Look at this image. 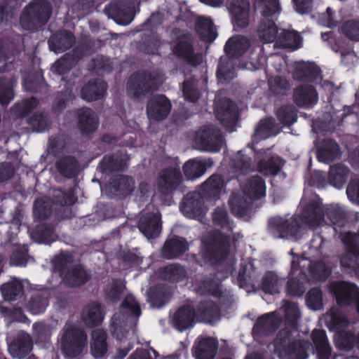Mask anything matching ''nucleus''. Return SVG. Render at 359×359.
<instances>
[{
  "instance_id": "f257e3e1",
  "label": "nucleus",
  "mask_w": 359,
  "mask_h": 359,
  "mask_svg": "<svg viewBox=\"0 0 359 359\" xmlns=\"http://www.w3.org/2000/svg\"><path fill=\"white\" fill-rule=\"evenodd\" d=\"M312 157L310 156L304 174V194L299 204V212L289 219L273 217L268 221L269 232L276 238L300 239L306 231L314 229V174L311 173Z\"/></svg>"
},
{
  "instance_id": "f03ea898",
  "label": "nucleus",
  "mask_w": 359,
  "mask_h": 359,
  "mask_svg": "<svg viewBox=\"0 0 359 359\" xmlns=\"http://www.w3.org/2000/svg\"><path fill=\"white\" fill-rule=\"evenodd\" d=\"M231 248V237L220 231H216L202 241L200 252L201 259L197 255H191L196 264L200 266L208 264L212 266H221L226 259Z\"/></svg>"
},
{
  "instance_id": "7ed1b4c3",
  "label": "nucleus",
  "mask_w": 359,
  "mask_h": 359,
  "mask_svg": "<svg viewBox=\"0 0 359 359\" xmlns=\"http://www.w3.org/2000/svg\"><path fill=\"white\" fill-rule=\"evenodd\" d=\"M52 6L47 0H32L22 11L20 25L26 31L36 32L48 22Z\"/></svg>"
},
{
  "instance_id": "20e7f679",
  "label": "nucleus",
  "mask_w": 359,
  "mask_h": 359,
  "mask_svg": "<svg viewBox=\"0 0 359 359\" xmlns=\"http://www.w3.org/2000/svg\"><path fill=\"white\" fill-rule=\"evenodd\" d=\"M170 42V49L174 57L189 66L196 67L202 62V55L195 51L193 35L184 30L176 29Z\"/></svg>"
},
{
  "instance_id": "39448f33",
  "label": "nucleus",
  "mask_w": 359,
  "mask_h": 359,
  "mask_svg": "<svg viewBox=\"0 0 359 359\" xmlns=\"http://www.w3.org/2000/svg\"><path fill=\"white\" fill-rule=\"evenodd\" d=\"M87 334L84 330L72 323H66L62 329L61 348L66 357L79 356L87 344Z\"/></svg>"
},
{
  "instance_id": "423d86ee",
  "label": "nucleus",
  "mask_w": 359,
  "mask_h": 359,
  "mask_svg": "<svg viewBox=\"0 0 359 359\" xmlns=\"http://www.w3.org/2000/svg\"><path fill=\"white\" fill-rule=\"evenodd\" d=\"M264 5L262 15L264 17L258 26V33L263 43H269L278 39V28L273 20L269 19L280 12L279 0H257Z\"/></svg>"
},
{
  "instance_id": "0eeeda50",
  "label": "nucleus",
  "mask_w": 359,
  "mask_h": 359,
  "mask_svg": "<svg viewBox=\"0 0 359 359\" xmlns=\"http://www.w3.org/2000/svg\"><path fill=\"white\" fill-rule=\"evenodd\" d=\"M158 79L147 70H138L130 75L127 83L129 93L135 99H140L158 90Z\"/></svg>"
},
{
  "instance_id": "6e6552de",
  "label": "nucleus",
  "mask_w": 359,
  "mask_h": 359,
  "mask_svg": "<svg viewBox=\"0 0 359 359\" xmlns=\"http://www.w3.org/2000/svg\"><path fill=\"white\" fill-rule=\"evenodd\" d=\"M285 327L280 330L275 340L276 346L285 347L289 342L292 332L297 330L298 321L301 318V313L298 304L285 301Z\"/></svg>"
},
{
  "instance_id": "1a4fd4ad",
  "label": "nucleus",
  "mask_w": 359,
  "mask_h": 359,
  "mask_svg": "<svg viewBox=\"0 0 359 359\" xmlns=\"http://www.w3.org/2000/svg\"><path fill=\"white\" fill-rule=\"evenodd\" d=\"M224 141L221 131L214 126H203L196 132L195 143L202 151L217 152Z\"/></svg>"
},
{
  "instance_id": "9d476101",
  "label": "nucleus",
  "mask_w": 359,
  "mask_h": 359,
  "mask_svg": "<svg viewBox=\"0 0 359 359\" xmlns=\"http://www.w3.org/2000/svg\"><path fill=\"white\" fill-rule=\"evenodd\" d=\"M182 182V174L180 169L168 167L163 169L157 179L158 191L162 200L171 199L172 192Z\"/></svg>"
},
{
  "instance_id": "9b49d317",
  "label": "nucleus",
  "mask_w": 359,
  "mask_h": 359,
  "mask_svg": "<svg viewBox=\"0 0 359 359\" xmlns=\"http://www.w3.org/2000/svg\"><path fill=\"white\" fill-rule=\"evenodd\" d=\"M215 116L227 130H233L239 119L237 104L229 98L220 99L216 104Z\"/></svg>"
},
{
  "instance_id": "f8f14e48",
  "label": "nucleus",
  "mask_w": 359,
  "mask_h": 359,
  "mask_svg": "<svg viewBox=\"0 0 359 359\" xmlns=\"http://www.w3.org/2000/svg\"><path fill=\"white\" fill-rule=\"evenodd\" d=\"M171 109L168 97L163 94H154L147 101V115L149 120L162 121L169 116Z\"/></svg>"
},
{
  "instance_id": "ddd939ff",
  "label": "nucleus",
  "mask_w": 359,
  "mask_h": 359,
  "mask_svg": "<svg viewBox=\"0 0 359 359\" xmlns=\"http://www.w3.org/2000/svg\"><path fill=\"white\" fill-rule=\"evenodd\" d=\"M104 12L120 25H128L133 18V6L128 0H112L105 6Z\"/></svg>"
},
{
  "instance_id": "4468645a",
  "label": "nucleus",
  "mask_w": 359,
  "mask_h": 359,
  "mask_svg": "<svg viewBox=\"0 0 359 359\" xmlns=\"http://www.w3.org/2000/svg\"><path fill=\"white\" fill-rule=\"evenodd\" d=\"M205 198L198 191L189 192L180 206L181 212L187 218L197 219L203 216Z\"/></svg>"
},
{
  "instance_id": "2eb2a0df",
  "label": "nucleus",
  "mask_w": 359,
  "mask_h": 359,
  "mask_svg": "<svg viewBox=\"0 0 359 359\" xmlns=\"http://www.w3.org/2000/svg\"><path fill=\"white\" fill-rule=\"evenodd\" d=\"M281 319L276 312H269L258 317L252 330L254 337H268L279 328Z\"/></svg>"
},
{
  "instance_id": "dca6fc26",
  "label": "nucleus",
  "mask_w": 359,
  "mask_h": 359,
  "mask_svg": "<svg viewBox=\"0 0 359 359\" xmlns=\"http://www.w3.org/2000/svg\"><path fill=\"white\" fill-rule=\"evenodd\" d=\"M289 255L292 257L291 269L293 275L300 276L303 279L314 280V260L306 256L304 252L301 255L295 253L292 249Z\"/></svg>"
},
{
  "instance_id": "f3484780",
  "label": "nucleus",
  "mask_w": 359,
  "mask_h": 359,
  "mask_svg": "<svg viewBox=\"0 0 359 359\" xmlns=\"http://www.w3.org/2000/svg\"><path fill=\"white\" fill-rule=\"evenodd\" d=\"M91 271L81 264L71 266L61 278L62 283L69 288L85 285L91 279Z\"/></svg>"
},
{
  "instance_id": "a211bd4d",
  "label": "nucleus",
  "mask_w": 359,
  "mask_h": 359,
  "mask_svg": "<svg viewBox=\"0 0 359 359\" xmlns=\"http://www.w3.org/2000/svg\"><path fill=\"white\" fill-rule=\"evenodd\" d=\"M196 311L191 304H184L178 307L172 318V325L177 331L182 332L194 327Z\"/></svg>"
},
{
  "instance_id": "6ab92c4d",
  "label": "nucleus",
  "mask_w": 359,
  "mask_h": 359,
  "mask_svg": "<svg viewBox=\"0 0 359 359\" xmlns=\"http://www.w3.org/2000/svg\"><path fill=\"white\" fill-rule=\"evenodd\" d=\"M138 229L149 239L158 237L162 229L161 214L147 212L142 215L138 222Z\"/></svg>"
},
{
  "instance_id": "aec40b11",
  "label": "nucleus",
  "mask_w": 359,
  "mask_h": 359,
  "mask_svg": "<svg viewBox=\"0 0 359 359\" xmlns=\"http://www.w3.org/2000/svg\"><path fill=\"white\" fill-rule=\"evenodd\" d=\"M332 290L339 304H348L354 302L359 312V289L355 285L347 283H334L332 285Z\"/></svg>"
},
{
  "instance_id": "412c9836",
  "label": "nucleus",
  "mask_w": 359,
  "mask_h": 359,
  "mask_svg": "<svg viewBox=\"0 0 359 359\" xmlns=\"http://www.w3.org/2000/svg\"><path fill=\"white\" fill-rule=\"evenodd\" d=\"M78 128L83 136L94 133L99 126V119L90 108H82L77 111Z\"/></svg>"
},
{
  "instance_id": "4be33fe9",
  "label": "nucleus",
  "mask_w": 359,
  "mask_h": 359,
  "mask_svg": "<svg viewBox=\"0 0 359 359\" xmlns=\"http://www.w3.org/2000/svg\"><path fill=\"white\" fill-rule=\"evenodd\" d=\"M75 43L74 34L67 29H62L53 34L48 41L50 50L56 53L70 49Z\"/></svg>"
},
{
  "instance_id": "5701e85b",
  "label": "nucleus",
  "mask_w": 359,
  "mask_h": 359,
  "mask_svg": "<svg viewBox=\"0 0 359 359\" xmlns=\"http://www.w3.org/2000/svg\"><path fill=\"white\" fill-rule=\"evenodd\" d=\"M188 250L189 244L186 238L173 236L164 243L162 255L167 259H172L183 255Z\"/></svg>"
},
{
  "instance_id": "b1692460",
  "label": "nucleus",
  "mask_w": 359,
  "mask_h": 359,
  "mask_svg": "<svg viewBox=\"0 0 359 359\" xmlns=\"http://www.w3.org/2000/svg\"><path fill=\"white\" fill-rule=\"evenodd\" d=\"M224 187V180L222 175L213 174L202 184L198 192L207 201H217L219 198Z\"/></svg>"
},
{
  "instance_id": "393cba45",
  "label": "nucleus",
  "mask_w": 359,
  "mask_h": 359,
  "mask_svg": "<svg viewBox=\"0 0 359 359\" xmlns=\"http://www.w3.org/2000/svg\"><path fill=\"white\" fill-rule=\"evenodd\" d=\"M250 4L249 0H234L230 8L234 26L245 28L249 25Z\"/></svg>"
},
{
  "instance_id": "a878e982",
  "label": "nucleus",
  "mask_w": 359,
  "mask_h": 359,
  "mask_svg": "<svg viewBox=\"0 0 359 359\" xmlns=\"http://www.w3.org/2000/svg\"><path fill=\"white\" fill-rule=\"evenodd\" d=\"M108 335L103 329H95L91 332L90 343V353L95 358H102L107 353Z\"/></svg>"
},
{
  "instance_id": "bb28decb",
  "label": "nucleus",
  "mask_w": 359,
  "mask_h": 359,
  "mask_svg": "<svg viewBox=\"0 0 359 359\" xmlns=\"http://www.w3.org/2000/svg\"><path fill=\"white\" fill-rule=\"evenodd\" d=\"M127 166L126 160L114 153L104 155L98 165L100 172L106 175L124 171Z\"/></svg>"
},
{
  "instance_id": "cd10ccee",
  "label": "nucleus",
  "mask_w": 359,
  "mask_h": 359,
  "mask_svg": "<svg viewBox=\"0 0 359 359\" xmlns=\"http://www.w3.org/2000/svg\"><path fill=\"white\" fill-rule=\"evenodd\" d=\"M196 292L201 296L220 298L222 295L221 282L215 275L206 276L197 283Z\"/></svg>"
},
{
  "instance_id": "c85d7f7f",
  "label": "nucleus",
  "mask_w": 359,
  "mask_h": 359,
  "mask_svg": "<svg viewBox=\"0 0 359 359\" xmlns=\"http://www.w3.org/2000/svg\"><path fill=\"white\" fill-rule=\"evenodd\" d=\"M104 316L101 304L97 302H92L83 308L81 319L87 327H94L102 323Z\"/></svg>"
},
{
  "instance_id": "c756f323",
  "label": "nucleus",
  "mask_w": 359,
  "mask_h": 359,
  "mask_svg": "<svg viewBox=\"0 0 359 359\" xmlns=\"http://www.w3.org/2000/svg\"><path fill=\"white\" fill-rule=\"evenodd\" d=\"M107 83L97 79H93L86 83L81 90V97L88 102L101 99L105 94Z\"/></svg>"
},
{
  "instance_id": "7c9ffc66",
  "label": "nucleus",
  "mask_w": 359,
  "mask_h": 359,
  "mask_svg": "<svg viewBox=\"0 0 359 359\" xmlns=\"http://www.w3.org/2000/svg\"><path fill=\"white\" fill-rule=\"evenodd\" d=\"M250 47V42L244 36H236L231 37L226 42L224 52L226 56L233 59H237L242 56Z\"/></svg>"
},
{
  "instance_id": "2f4dec72",
  "label": "nucleus",
  "mask_w": 359,
  "mask_h": 359,
  "mask_svg": "<svg viewBox=\"0 0 359 359\" xmlns=\"http://www.w3.org/2000/svg\"><path fill=\"white\" fill-rule=\"evenodd\" d=\"M197 311L202 320L207 323L212 324L221 318L219 305L212 300L200 302Z\"/></svg>"
},
{
  "instance_id": "473e14b6",
  "label": "nucleus",
  "mask_w": 359,
  "mask_h": 359,
  "mask_svg": "<svg viewBox=\"0 0 359 359\" xmlns=\"http://www.w3.org/2000/svg\"><path fill=\"white\" fill-rule=\"evenodd\" d=\"M133 189L134 180L131 177L118 175L110 180L109 190L116 196L125 197L129 195Z\"/></svg>"
},
{
  "instance_id": "72a5a7b5",
  "label": "nucleus",
  "mask_w": 359,
  "mask_h": 359,
  "mask_svg": "<svg viewBox=\"0 0 359 359\" xmlns=\"http://www.w3.org/2000/svg\"><path fill=\"white\" fill-rule=\"evenodd\" d=\"M244 194L250 200H258L266 194V184L259 175L252 176L243 187Z\"/></svg>"
},
{
  "instance_id": "f704fd0d",
  "label": "nucleus",
  "mask_w": 359,
  "mask_h": 359,
  "mask_svg": "<svg viewBox=\"0 0 359 359\" xmlns=\"http://www.w3.org/2000/svg\"><path fill=\"white\" fill-rule=\"evenodd\" d=\"M55 168L62 176L71 179L77 175L79 163L74 156H64L56 161Z\"/></svg>"
},
{
  "instance_id": "c9c22d12",
  "label": "nucleus",
  "mask_w": 359,
  "mask_h": 359,
  "mask_svg": "<svg viewBox=\"0 0 359 359\" xmlns=\"http://www.w3.org/2000/svg\"><path fill=\"white\" fill-rule=\"evenodd\" d=\"M235 60L227 56H222L219 59L216 72L219 82L227 83L236 76Z\"/></svg>"
},
{
  "instance_id": "e433bc0d",
  "label": "nucleus",
  "mask_w": 359,
  "mask_h": 359,
  "mask_svg": "<svg viewBox=\"0 0 359 359\" xmlns=\"http://www.w3.org/2000/svg\"><path fill=\"white\" fill-rule=\"evenodd\" d=\"M252 152L247 154L245 150H240L231 159V166L236 172L245 175L254 170V163L252 158Z\"/></svg>"
},
{
  "instance_id": "4c0bfd02",
  "label": "nucleus",
  "mask_w": 359,
  "mask_h": 359,
  "mask_svg": "<svg viewBox=\"0 0 359 359\" xmlns=\"http://www.w3.org/2000/svg\"><path fill=\"white\" fill-rule=\"evenodd\" d=\"M158 274L161 279L172 283H176L186 278L187 271L180 264H170L160 268Z\"/></svg>"
},
{
  "instance_id": "58836bf2",
  "label": "nucleus",
  "mask_w": 359,
  "mask_h": 359,
  "mask_svg": "<svg viewBox=\"0 0 359 359\" xmlns=\"http://www.w3.org/2000/svg\"><path fill=\"white\" fill-rule=\"evenodd\" d=\"M289 279L286 283L285 292L287 296L291 297H300L303 296L306 290V285L314 283V280H307L303 279L300 276L293 275L290 271Z\"/></svg>"
},
{
  "instance_id": "ea45409f",
  "label": "nucleus",
  "mask_w": 359,
  "mask_h": 359,
  "mask_svg": "<svg viewBox=\"0 0 359 359\" xmlns=\"http://www.w3.org/2000/svg\"><path fill=\"white\" fill-rule=\"evenodd\" d=\"M218 347V342L212 337H208L201 339L195 349L196 359H213Z\"/></svg>"
},
{
  "instance_id": "a19ab883",
  "label": "nucleus",
  "mask_w": 359,
  "mask_h": 359,
  "mask_svg": "<svg viewBox=\"0 0 359 359\" xmlns=\"http://www.w3.org/2000/svg\"><path fill=\"white\" fill-rule=\"evenodd\" d=\"M32 341L29 334L19 335L10 346L11 355L18 359L25 358L32 349Z\"/></svg>"
},
{
  "instance_id": "79ce46f5",
  "label": "nucleus",
  "mask_w": 359,
  "mask_h": 359,
  "mask_svg": "<svg viewBox=\"0 0 359 359\" xmlns=\"http://www.w3.org/2000/svg\"><path fill=\"white\" fill-rule=\"evenodd\" d=\"M172 297L170 288L158 285L150 288L148 292V300L150 304L156 308H161L168 303Z\"/></svg>"
},
{
  "instance_id": "37998d69",
  "label": "nucleus",
  "mask_w": 359,
  "mask_h": 359,
  "mask_svg": "<svg viewBox=\"0 0 359 359\" xmlns=\"http://www.w3.org/2000/svg\"><path fill=\"white\" fill-rule=\"evenodd\" d=\"M283 279L274 271H266L261 280V290L266 294H275L280 292Z\"/></svg>"
},
{
  "instance_id": "c03bdc74",
  "label": "nucleus",
  "mask_w": 359,
  "mask_h": 359,
  "mask_svg": "<svg viewBox=\"0 0 359 359\" xmlns=\"http://www.w3.org/2000/svg\"><path fill=\"white\" fill-rule=\"evenodd\" d=\"M88 69L97 76H103L112 71L113 62L103 55H97L88 62Z\"/></svg>"
},
{
  "instance_id": "a18cd8bd",
  "label": "nucleus",
  "mask_w": 359,
  "mask_h": 359,
  "mask_svg": "<svg viewBox=\"0 0 359 359\" xmlns=\"http://www.w3.org/2000/svg\"><path fill=\"white\" fill-rule=\"evenodd\" d=\"M292 78L300 82L314 81V62H296L292 72Z\"/></svg>"
},
{
  "instance_id": "49530a36",
  "label": "nucleus",
  "mask_w": 359,
  "mask_h": 359,
  "mask_svg": "<svg viewBox=\"0 0 359 359\" xmlns=\"http://www.w3.org/2000/svg\"><path fill=\"white\" fill-rule=\"evenodd\" d=\"M294 103L299 107H304L314 102V86L299 85L293 93Z\"/></svg>"
},
{
  "instance_id": "de8ad7c7",
  "label": "nucleus",
  "mask_w": 359,
  "mask_h": 359,
  "mask_svg": "<svg viewBox=\"0 0 359 359\" xmlns=\"http://www.w3.org/2000/svg\"><path fill=\"white\" fill-rule=\"evenodd\" d=\"M48 302L49 297L47 292H35L31 296L27 307L31 313L39 315L45 312Z\"/></svg>"
},
{
  "instance_id": "09e8293b",
  "label": "nucleus",
  "mask_w": 359,
  "mask_h": 359,
  "mask_svg": "<svg viewBox=\"0 0 359 359\" xmlns=\"http://www.w3.org/2000/svg\"><path fill=\"white\" fill-rule=\"evenodd\" d=\"M302 38L296 31L284 30L278 36L277 43L283 48H290L292 50L301 47Z\"/></svg>"
},
{
  "instance_id": "8fccbe9b",
  "label": "nucleus",
  "mask_w": 359,
  "mask_h": 359,
  "mask_svg": "<svg viewBox=\"0 0 359 359\" xmlns=\"http://www.w3.org/2000/svg\"><path fill=\"white\" fill-rule=\"evenodd\" d=\"M231 213L237 217H243L248 214L251 202L239 194L233 193L229 201Z\"/></svg>"
},
{
  "instance_id": "3c124183",
  "label": "nucleus",
  "mask_w": 359,
  "mask_h": 359,
  "mask_svg": "<svg viewBox=\"0 0 359 359\" xmlns=\"http://www.w3.org/2000/svg\"><path fill=\"white\" fill-rule=\"evenodd\" d=\"M195 28L201 39L205 42L211 43L217 37V33L214 30L213 23L209 18H199L196 22Z\"/></svg>"
},
{
  "instance_id": "603ef678",
  "label": "nucleus",
  "mask_w": 359,
  "mask_h": 359,
  "mask_svg": "<svg viewBox=\"0 0 359 359\" xmlns=\"http://www.w3.org/2000/svg\"><path fill=\"white\" fill-rule=\"evenodd\" d=\"M38 104L37 98L31 97L15 103L11 108V112L16 117L24 118L31 114Z\"/></svg>"
},
{
  "instance_id": "864d4df0",
  "label": "nucleus",
  "mask_w": 359,
  "mask_h": 359,
  "mask_svg": "<svg viewBox=\"0 0 359 359\" xmlns=\"http://www.w3.org/2000/svg\"><path fill=\"white\" fill-rule=\"evenodd\" d=\"M74 262V257L68 252H61L55 255L52 260L53 271L57 273L60 278L65 274Z\"/></svg>"
},
{
  "instance_id": "5fc2aeb1",
  "label": "nucleus",
  "mask_w": 359,
  "mask_h": 359,
  "mask_svg": "<svg viewBox=\"0 0 359 359\" xmlns=\"http://www.w3.org/2000/svg\"><path fill=\"white\" fill-rule=\"evenodd\" d=\"M206 170V163L197 159L189 160L183 166L184 175L188 180H195L201 177Z\"/></svg>"
},
{
  "instance_id": "6e6d98bb",
  "label": "nucleus",
  "mask_w": 359,
  "mask_h": 359,
  "mask_svg": "<svg viewBox=\"0 0 359 359\" xmlns=\"http://www.w3.org/2000/svg\"><path fill=\"white\" fill-rule=\"evenodd\" d=\"M53 210V202L49 198H38L34 201L33 214L36 219L43 220L48 218Z\"/></svg>"
},
{
  "instance_id": "4d7b16f0",
  "label": "nucleus",
  "mask_w": 359,
  "mask_h": 359,
  "mask_svg": "<svg viewBox=\"0 0 359 359\" xmlns=\"http://www.w3.org/2000/svg\"><path fill=\"white\" fill-rule=\"evenodd\" d=\"M256 278V268L254 264L249 262L241 265L237 276V281L240 287L249 286L255 280Z\"/></svg>"
},
{
  "instance_id": "13d9d810",
  "label": "nucleus",
  "mask_w": 359,
  "mask_h": 359,
  "mask_svg": "<svg viewBox=\"0 0 359 359\" xmlns=\"http://www.w3.org/2000/svg\"><path fill=\"white\" fill-rule=\"evenodd\" d=\"M69 138L65 134H57L48 140V152L55 157L62 154L69 144Z\"/></svg>"
},
{
  "instance_id": "bf43d9fd",
  "label": "nucleus",
  "mask_w": 359,
  "mask_h": 359,
  "mask_svg": "<svg viewBox=\"0 0 359 359\" xmlns=\"http://www.w3.org/2000/svg\"><path fill=\"white\" fill-rule=\"evenodd\" d=\"M276 116L284 126H290L297 121V110L292 104H285L278 109Z\"/></svg>"
},
{
  "instance_id": "052dcab7",
  "label": "nucleus",
  "mask_w": 359,
  "mask_h": 359,
  "mask_svg": "<svg viewBox=\"0 0 359 359\" xmlns=\"http://www.w3.org/2000/svg\"><path fill=\"white\" fill-rule=\"evenodd\" d=\"M23 285L19 280L14 279L0 286L1 292L6 300L14 301L22 292Z\"/></svg>"
},
{
  "instance_id": "680f3d73",
  "label": "nucleus",
  "mask_w": 359,
  "mask_h": 359,
  "mask_svg": "<svg viewBox=\"0 0 359 359\" xmlns=\"http://www.w3.org/2000/svg\"><path fill=\"white\" fill-rule=\"evenodd\" d=\"M282 158L278 156H272L268 160H261L258 163L259 172L265 175L273 176L277 175L282 168Z\"/></svg>"
},
{
  "instance_id": "e2e57ef3",
  "label": "nucleus",
  "mask_w": 359,
  "mask_h": 359,
  "mask_svg": "<svg viewBox=\"0 0 359 359\" xmlns=\"http://www.w3.org/2000/svg\"><path fill=\"white\" fill-rule=\"evenodd\" d=\"M27 123L33 131L38 133L48 130L51 125V121L43 112L34 113L29 118Z\"/></svg>"
},
{
  "instance_id": "0e129e2a",
  "label": "nucleus",
  "mask_w": 359,
  "mask_h": 359,
  "mask_svg": "<svg viewBox=\"0 0 359 359\" xmlns=\"http://www.w3.org/2000/svg\"><path fill=\"white\" fill-rule=\"evenodd\" d=\"M160 46L161 41L158 36L149 34L142 37V41L137 45V48L145 54L155 55L158 53Z\"/></svg>"
},
{
  "instance_id": "69168bd1",
  "label": "nucleus",
  "mask_w": 359,
  "mask_h": 359,
  "mask_svg": "<svg viewBox=\"0 0 359 359\" xmlns=\"http://www.w3.org/2000/svg\"><path fill=\"white\" fill-rule=\"evenodd\" d=\"M14 98L13 81L4 76H0V103L8 105Z\"/></svg>"
},
{
  "instance_id": "338daca9",
  "label": "nucleus",
  "mask_w": 359,
  "mask_h": 359,
  "mask_svg": "<svg viewBox=\"0 0 359 359\" xmlns=\"http://www.w3.org/2000/svg\"><path fill=\"white\" fill-rule=\"evenodd\" d=\"M326 215L336 227L344 226L346 223V214L338 205H330L326 208Z\"/></svg>"
},
{
  "instance_id": "774afa93",
  "label": "nucleus",
  "mask_w": 359,
  "mask_h": 359,
  "mask_svg": "<svg viewBox=\"0 0 359 359\" xmlns=\"http://www.w3.org/2000/svg\"><path fill=\"white\" fill-rule=\"evenodd\" d=\"M348 174L347 168L341 165H336L330 169L329 181L334 187L340 188L346 182Z\"/></svg>"
}]
</instances>
